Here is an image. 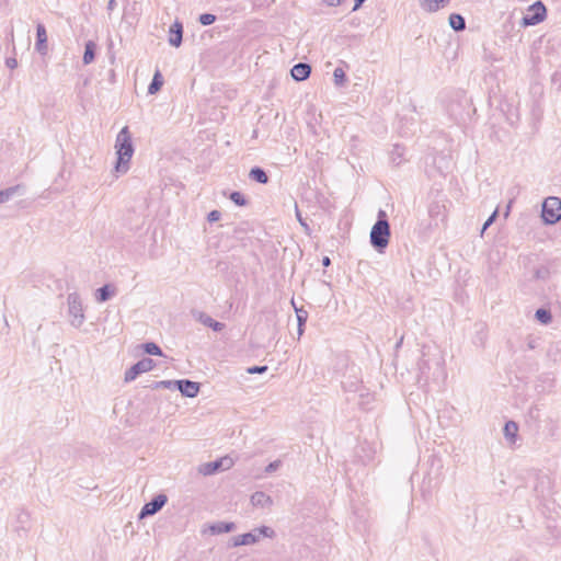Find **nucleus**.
Here are the masks:
<instances>
[{"label": "nucleus", "mask_w": 561, "mask_h": 561, "mask_svg": "<svg viewBox=\"0 0 561 561\" xmlns=\"http://www.w3.org/2000/svg\"><path fill=\"white\" fill-rule=\"evenodd\" d=\"M115 149L117 154L115 171L124 174L129 169V162L135 151L128 126L123 127L117 134Z\"/></svg>", "instance_id": "f257e3e1"}, {"label": "nucleus", "mask_w": 561, "mask_h": 561, "mask_svg": "<svg viewBox=\"0 0 561 561\" xmlns=\"http://www.w3.org/2000/svg\"><path fill=\"white\" fill-rule=\"evenodd\" d=\"M391 231L388 221L387 213L383 209H379L377 214V220L373 225L369 241L371 247L379 253H383L389 244Z\"/></svg>", "instance_id": "f03ea898"}, {"label": "nucleus", "mask_w": 561, "mask_h": 561, "mask_svg": "<svg viewBox=\"0 0 561 561\" xmlns=\"http://www.w3.org/2000/svg\"><path fill=\"white\" fill-rule=\"evenodd\" d=\"M541 218L546 225H554L561 219V198L549 196L542 203Z\"/></svg>", "instance_id": "7ed1b4c3"}, {"label": "nucleus", "mask_w": 561, "mask_h": 561, "mask_svg": "<svg viewBox=\"0 0 561 561\" xmlns=\"http://www.w3.org/2000/svg\"><path fill=\"white\" fill-rule=\"evenodd\" d=\"M67 304L71 325L75 328H80L85 320V316L79 294H69L67 297Z\"/></svg>", "instance_id": "20e7f679"}, {"label": "nucleus", "mask_w": 561, "mask_h": 561, "mask_svg": "<svg viewBox=\"0 0 561 561\" xmlns=\"http://www.w3.org/2000/svg\"><path fill=\"white\" fill-rule=\"evenodd\" d=\"M547 16V9L541 1H536L528 8V13L522 19L523 26H534L541 23Z\"/></svg>", "instance_id": "39448f33"}, {"label": "nucleus", "mask_w": 561, "mask_h": 561, "mask_svg": "<svg viewBox=\"0 0 561 561\" xmlns=\"http://www.w3.org/2000/svg\"><path fill=\"white\" fill-rule=\"evenodd\" d=\"M154 368L153 359L149 357H145L134 365L129 369L125 371L124 381L130 382L135 380L140 374L150 371Z\"/></svg>", "instance_id": "423d86ee"}, {"label": "nucleus", "mask_w": 561, "mask_h": 561, "mask_svg": "<svg viewBox=\"0 0 561 561\" xmlns=\"http://www.w3.org/2000/svg\"><path fill=\"white\" fill-rule=\"evenodd\" d=\"M233 460L230 457H222L215 461L205 462L199 466L198 471L203 476H211L220 470H227L231 468Z\"/></svg>", "instance_id": "0eeeda50"}, {"label": "nucleus", "mask_w": 561, "mask_h": 561, "mask_svg": "<svg viewBox=\"0 0 561 561\" xmlns=\"http://www.w3.org/2000/svg\"><path fill=\"white\" fill-rule=\"evenodd\" d=\"M167 502H168V497L165 494L160 493V494L156 495L154 497L151 499L150 502L146 503L141 507L139 515H138L139 519L154 515L165 505Z\"/></svg>", "instance_id": "6e6552de"}, {"label": "nucleus", "mask_w": 561, "mask_h": 561, "mask_svg": "<svg viewBox=\"0 0 561 561\" xmlns=\"http://www.w3.org/2000/svg\"><path fill=\"white\" fill-rule=\"evenodd\" d=\"M275 535L276 534L273 528L268 526H260L249 533L242 534V539L244 540L245 546H249L259 542L261 537L274 538Z\"/></svg>", "instance_id": "1a4fd4ad"}, {"label": "nucleus", "mask_w": 561, "mask_h": 561, "mask_svg": "<svg viewBox=\"0 0 561 561\" xmlns=\"http://www.w3.org/2000/svg\"><path fill=\"white\" fill-rule=\"evenodd\" d=\"M201 383L190 379L175 380V389L181 392L183 397L195 398L199 392Z\"/></svg>", "instance_id": "9d476101"}, {"label": "nucleus", "mask_w": 561, "mask_h": 561, "mask_svg": "<svg viewBox=\"0 0 561 561\" xmlns=\"http://www.w3.org/2000/svg\"><path fill=\"white\" fill-rule=\"evenodd\" d=\"M169 44L173 47H180L183 41V24L176 20L169 28Z\"/></svg>", "instance_id": "9b49d317"}, {"label": "nucleus", "mask_w": 561, "mask_h": 561, "mask_svg": "<svg viewBox=\"0 0 561 561\" xmlns=\"http://www.w3.org/2000/svg\"><path fill=\"white\" fill-rule=\"evenodd\" d=\"M310 73L311 66L307 62H298L290 70V75L295 81H304L310 77Z\"/></svg>", "instance_id": "f8f14e48"}, {"label": "nucleus", "mask_w": 561, "mask_h": 561, "mask_svg": "<svg viewBox=\"0 0 561 561\" xmlns=\"http://www.w3.org/2000/svg\"><path fill=\"white\" fill-rule=\"evenodd\" d=\"M35 48L42 55H45L47 51V33L44 24L42 23H38L36 26Z\"/></svg>", "instance_id": "ddd939ff"}, {"label": "nucleus", "mask_w": 561, "mask_h": 561, "mask_svg": "<svg viewBox=\"0 0 561 561\" xmlns=\"http://www.w3.org/2000/svg\"><path fill=\"white\" fill-rule=\"evenodd\" d=\"M236 529V524L232 522H217L208 525L207 530L211 535H220L231 533Z\"/></svg>", "instance_id": "4468645a"}, {"label": "nucleus", "mask_w": 561, "mask_h": 561, "mask_svg": "<svg viewBox=\"0 0 561 561\" xmlns=\"http://www.w3.org/2000/svg\"><path fill=\"white\" fill-rule=\"evenodd\" d=\"M251 504L254 507H270L273 504V500L265 492L256 491L251 495Z\"/></svg>", "instance_id": "2eb2a0df"}, {"label": "nucleus", "mask_w": 561, "mask_h": 561, "mask_svg": "<svg viewBox=\"0 0 561 561\" xmlns=\"http://www.w3.org/2000/svg\"><path fill=\"white\" fill-rule=\"evenodd\" d=\"M116 294V288L112 284H105L98 288L95 291V299L98 302H105Z\"/></svg>", "instance_id": "dca6fc26"}, {"label": "nucleus", "mask_w": 561, "mask_h": 561, "mask_svg": "<svg viewBox=\"0 0 561 561\" xmlns=\"http://www.w3.org/2000/svg\"><path fill=\"white\" fill-rule=\"evenodd\" d=\"M249 178L260 184H266L270 180L265 170L261 167H253L249 172Z\"/></svg>", "instance_id": "f3484780"}, {"label": "nucleus", "mask_w": 561, "mask_h": 561, "mask_svg": "<svg viewBox=\"0 0 561 561\" xmlns=\"http://www.w3.org/2000/svg\"><path fill=\"white\" fill-rule=\"evenodd\" d=\"M198 320L205 325V327H208L210 329H213L214 331L216 332H219L221 331L224 328H225V324L213 319L210 316L204 313V312H201L199 313V317H198Z\"/></svg>", "instance_id": "a211bd4d"}, {"label": "nucleus", "mask_w": 561, "mask_h": 561, "mask_svg": "<svg viewBox=\"0 0 561 561\" xmlns=\"http://www.w3.org/2000/svg\"><path fill=\"white\" fill-rule=\"evenodd\" d=\"M96 53V44L93 41H88L84 45V53L82 61L84 65L93 62Z\"/></svg>", "instance_id": "6ab92c4d"}, {"label": "nucleus", "mask_w": 561, "mask_h": 561, "mask_svg": "<svg viewBox=\"0 0 561 561\" xmlns=\"http://www.w3.org/2000/svg\"><path fill=\"white\" fill-rule=\"evenodd\" d=\"M24 191V187L20 184L10 186L5 190L0 191V204L8 202L14 195L20 194Z\"/></svg>", "instance_id": "aec40b11"}, {"label": "nucleus", "mask_w": 561, "mask_h": 561, "mask_svg": "<svg viewBox=\"0 0 561 561\" xmlns=\"http://www.w3.org/2000/svg\"><path fill=\"white\" fill-rule=\"evenodd\" d=\"M518 432V425L514 421H507L504 425L503 433L505 438L511 442L515 443Z\"/></svg>", "instance_id": "412c9836"}, {"label": "nucleus", "mask_w": 561, "mask_h": 561, "mask_svg": "<svg viewBox=\"0 0 561 561\" xmlns=\"http://www.w3.org/2000/svg\"><path fill=\"white\" fill-rule=\"evenodd\" d=\"M450 27L456 32H461L466 28V21L461 14L451 13L448 19Z\"/></svg>", "instance_id": "4be33fe9"}, {"label": "nucleus", "mask_w": 561, "mask_h": 561, "mask_svg": "<svg viewBox=\"0 0 561 561\" xmlns=\"http://www.w3.org/2000/svg\"><path fill=\"white\" fill-rule=\"evenodd\" d=\"M291 304L295 305L294 300H291ZM294 307H295L297 322H298V335L300 336L304 333V328H305V324L308 319V311L305 310L302 307L301 308H297L296 306H294Z\"/></svg>", "instance_id": "5701e85b"}, {"label": "nucleus", "mask_w": 561, "mask_h": 561, "mask_svg": "<svg viewBox=\"0 0 561 561\" xmlns=\"http://www.w3.org/2000/svg\"><path fill=\"white\" fill-rule=\"evenodd\" d=\"M163 85V77L159 70L153 75V78L148 87L149 94H156Z\"/></svg>", "instance_id": "b1692460"}, {"label": "nucleus", "mask_w": 561, "mask_h": 561, "mask_svg": "<svg viewBox=\"0 0 561 561\" xmlns=\"http://www.w3.org/2000/svg\"><path fill=\"white\" fill-rule=\"evenodd\" d=\"M535 318L542 324H549L552 321V314L549 309L539 308L535 312Z\"/></svg>", "instance_id": "393cba45"}, {"label": "nucleus", "mask_w": 561, "mask_h": 561, "mask_svg": "<svg viewBox=\"0 0 561 561\" xmlns=\"http://www.w3.org/2000/svg\"><path fill=\"white\" fill-rule=\"evenodd\" d=\"M404 156V148L400 145H394L390 153L391 162L396 165L401 164Z\"/></svg>", "instance_id": "a878e982"}, {"label": "nucleus", "mask_w": 561, "mask_h": 561, "mask_svg": "<svg viewBox=\"0 0 561 561\" xmlns=\"http://www.w3.org/2000/svg\"><path fill=\"white\" fill-rule=\"evenodd\" d=\"M142 350L148 355L163 356L161 347L154 342H146L142 344Z\"/></svg>", "instance_id": "bb28decb"}, {"label": "nucleus", "mask_w": 561, "mask_h": 561, "mask_svg": "<svg viewBox=\"0 0 561 561\" xmlns=\"http://www.w3.org/2000/svg\"><path fill=\"white\" fill-rule=\"evenodd\" d=\"M228 197L233 204L240 207L247 206L249 204V199L238 191L231 192Z\"/></svg>", "instance_id": "cd10ccee"}, {"label": "nucleus", "mask_w": 561, "mask_h": 561, "mask_svg": "<svg viewBox=\"0 0 561 561\" xmlns=\"http://www.w3.org/2000/svg\"><path fill=\"white\" fill-rule=\"evenodd\" d=\"M147 387L150 389H175V380L152 381Z\"/></svg>", "instance_id": "c85d7f7f"}, {"label": "nucleus", "mask_w": 561, "mask_h": 561, "mask_svg": "<svg viewBox=\"0 0 561 561\" xmlns=\"http://www.w3.org/2000/svg\"><path fill=\"white\" fill-rule=\"evenodd\" d=\"M420 7L426 12H436L438 10L437 0H419Z\"/></svg>", "instance_id": "c756f323"}, {"label": "nucleus", "mask_w": 561, "mask_h": 561, "mask_svg": "<svg viewBox=\"0 0 561 561\" xmlns=\"http://www.w3.org/2000/svg\"><path fill=\"white\" fill-rule=\"evenodd\" d=\"M333 78L336 85H343L346 82V75L342 68H335Z\"/></svg>", "instance_id": "7c9ffc66"}, {"label": "nucleus", "mask_w": 561, "mask_h": 561, "mask_svg": "<svg viewBox=\"0 0 561 561\" xmlns=\"http://www.w3.org/2000/svg\"><path fill=\"white\" fill-rule=\"evenodd\" d=\"M216 20H217L216 15L211 14V13H203L198 16V22L204 26L215 23Z\"/></svg>", "instance_id": "2f4dec72"}, {"label": "nucleus", "mask_w": 561, "mask_h": 561, "mask_svg": "<svg viewBox=\"0 0 561 561\" xmlns=\"http://www.w3.org/2000/svg\"><path fill=\"white\" fill-rule=\"evenodd\" d=\"M460 106H461V103H457V104L451 103L447 107V111H448L449 115L455 121H458L459 118H461V111H459Z\"/></svg>", "instance_id": "473e14b6"}, {"label": "nucleus", "mask_w": 561, "mask_h": 561, "mask_svg": "<svg viewBox=\"0 0 561 561\" xmlns=\"http://www.w3.org/2000/svg\"><path fill=\"white\" fill-rule=\"evenodd\" d=\"M295 213H296V218L299 221L300 226L304 228V230L306 231L307 234H310V227L307 224L306 219L301 216V213H300L297 204L295 205Z\"/></svg>", "instance_id": "72a5a7b5"}, {"label": "nucleus", "mask_w": 561, "mask_h": 561, "mask_svg": "<svg viewBox=\"0 0 561 561\" xmlns=\"http://www.w3.org/2000/svg\"><path fill=\"white\" fill-rule=\"evenodd\" d=\"M268 367L266 365L263 366H251L247 369L248 374L254 375V374H264L266 373Z\"/></svg>", "instance_id": "f704fd0d"}, {"label": "nucleus", "mask_w": 561, "mask_h": 561, "mask_svg": "<svg viewBox=\"0 0 561 561\" xmlns=\"http://www.w3.org/2000/svg\"><path fill=\"white\" fill-rule=\"evenodd\" d=\"M221 218V213L219 210H211L208 215H207V220L209 222H216L218 221L219 219Z\"/></svg>", "instance_id": "c9c22d12"}, {"label": "nucleus", "mask_w": 561, "mask_h": 561, "mask_svg": "<svg viewBox=\"0 0 561 561\" xmlns=\"http://www.w3.org/2000/svg\"><path fill=\"white\" fill-rule=\"evenodd\" d=\"M497 217V210L495 209L492 215L485 220V222L482 226V232L485 231L495 220Z\"/></svg>", "instance_id": "e433bc0d"}, {"label": "nucleus", "mask_w": 561, "mask_h": 561, "mask_svg": "<svg viewBox=\"0 0 561 561\" xmlns=\"http://www.w3.org/2000/svg\"><path fill=\"white\" fill-rule=\"evenodd\" d=\"M279 466H280V460L272 461L266 466L265 472L272 473V472L276 471L279 468Z\"/></svg>", "instance_id": "4c0bfd02"}, {"label": "nucleus", "mask_w": 561, "mask_h": 561, "mask_svg": "<svg viewBox=\"0 0 561 561\" xmlns=\"http://www.w3.org/2000/svg\"><path fill=\"white\" fill-rule=\"evenodd\" d=\"M231 547L245 546L244 540L242 539V535H238L231 538L230 541Z\"/></svg>", "instance_id": "58836bf2"}, {"label": "nucleus", "mask_w": 561, "mask_h": 561, "mask_svg": "<svg viewBox=\"0 0 561 561\" xmlns=\"http://www.w3.org/2000/svg\"><path fill=\"white\" fill-rule=\"evenodd\" d=\"M5 66L10 69H15L18 67V61L13 57H9L5 59Z\"/></svg>", "instance_id": "ea45409f"}, {"label": "nucleus", "mask_w": 561, "mask_h": 561, "mask_svg": "<svg viewBox=\"0 0 561 561\" xmlns=\"http://www.w3.org/2000/svg\"><path fill=\"white\" fill-rule=\"evenodd\" d=\"M365 1L366 0H354L353 11L358 10L364 4Z\"/></svg>", "instance_id": "a19ab883"}, {"label": "nucleus", "mask_w": 561, "mask_h": 561, "mask_svg": "<svg viewBox=\"0 0 561 561\" xmlns=\"http://www.w3.org/2000/svg\"><path fill=\"white\" fill-rule=\"evenodd\" d=\"M343 1L344 0H327L328 4L332 7L341 5Z\"/></svg>", "instance_id": "79ce46f5"}, {"label": "nucleus", "mask_w": 561, "mask_h": 561, "mask_svg": "<svg viewBox=\"0 0 561 561\" xmlns=\"http://www.w3.org/2000/svg\"><path fill=\"white\" fill-rule=\"evenodd\" d=\"M116 0H108V3H107V10L111 12L115 9L116 7Z\"/></svg>", "instance_id": "37998d69"}, {"label": "nucleus", "mask_w": 561, "mask_h": 561, "mask_svg": "<svg viewBox=\"0 0 561 561\" xmlns=\"http://www.w3.org/2000/svg\"><path fill=\"white\" fill-rule=\"evenodd\" d=\"M322 265H323L324 267H328V266H330V265H331V260H330V257H329V256H323V259H322Z\"/></svg>", "instance_id": "c03bdc74"}, {"label": "nucleus", "mask_w": 561, "mask_h": 561, "mask_svg": "<svg viewBox=\"0 0 561 561\" xmlns=\"http://www.w3.org/2000/svg\"><path fill=\"white\" fill-rule=\"evenodd\" d=\"M344 389H345L346 391H358V390H359V389H358V387H357V386H354L353 383H352L350 387H347V386L344 383Z\"/></svg>", "instance_id": "a18cd8bd"}, {"label": "nucleus", "mask_w": 561, "mask_h": 561, "mask_svg": "<svg viewBox=\"0 0 561 561\" xmlns=\"http://www.w3.org/2000/svg\"><path fill=\"white\" fill-rule=\"evenodd\" d=\"M528 348L533 350L536 347V340L530 339L527 343Z\"/></svg>", "instance_id": "49530a36"}, {"label": "nucleus", "mask_w": 561, "mask_h": 561, "mask_svg": "<svg viewBox=\"0 0 561 561\" xmlns=\"http://www.w3.org/2000/svg\"><path fill=\"white\" fill-rule=\"evenodd\" d=\"M422 496L424 500H428L431 497V491H425L422 489Z\"/></svg>", "instance_id": "de8ad7c7"}, {"label": "nucleus", "mask_w": 561, "mask_h": 561, "mask_svg": "<svg viewBox=\"0 0 561 561\" xmlns=\"http://www.w3.org/2000/svg\"><path fill=\"white\" fill-rule=\"evenodd\" d=\"M448 2H449V0H437L438 9H439L440 7H444V5H445L446 3H448Z\"/></svg>", "instance_id": "09e8293b"}, {"label": "nucleus", "mask_w": 561, "mask_h": 561, "mask_svg": "<svg viewBox=\"0 0 561 561\" xmlns=\"http://www.w3.org/2000/svg\"><path fill=\"white\" fill-rule=\"evenodd\" d=\"M402 341H403V337H401V339H400V341L396 344V347H397V348L401 346Z\"/></svg>", "instance_id": "8fccbe9b"}, {"label": "nucleus", "mask_w": 561, "mask_h": 561, "mask_svg": "<svg viewBox=\"0 0 561 561\" xmlns=\"http://www.w3.org/2000/svg\"><path fill=\"white\" fill-rule=\"evenodd\" d=\"M10 37H11V41L13 42V28H11V31H10Z\"/></svg>", "instance_id": "3c124183"}]
</instances>
